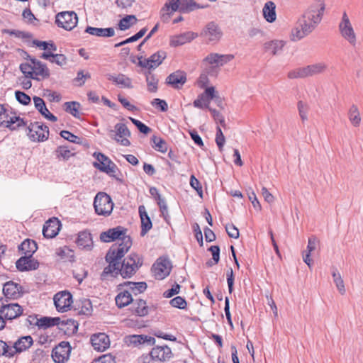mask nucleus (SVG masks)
<instances>
[{"mask_svg":"<svg viewBox=\"0 0 363 363\" xmlns=\"http://www.w3.org/2000/svg\"><path fill=\"white\" fill-rule=\"evenodd\" d=\"M71 346L68 342L62 341L52 351V358L56 363L67 361L71 352Z\"/></svg>","mask_w":363,"mask_h":363,"instance_id":"nucleus-18","label":"nucleus"},{"mask_svg":"<svg viewBox=\"0 0 363 363\" xmlns=\"http://www.w3.org/2000/svg\"><path fill=\"white\" fill-rule=\"evenodd\" d=\"M33 63L26 62L20 65L21 71L25 74L27 78L33 79Z\"/></svg>","mask_w":363,"mask_h":363,"instance_id":"nucleus-57","label":"nucleus"},{"mask_svg":"<svg viewBox=\"0 0 363 363\" xmlns=\"http://www.w3.org/2000/svg\"><path fill=\"white\" fill-rule=\"evenodd\" d=\"M55 21L59 27L71 30L77 26L78 17L74 11H63L56 16Z\"/></svg>","mask_w":363,"mask_h":363,"instance_id":"nucleus-15","label":"nucleus"},{"mask_svg":"<svg viewBox=\"0 0 363 363\" xmlns=\"http://www.w3.org/2000/svg\"><path fill=\"white\" fill-rule=\"evenodd\" d=\"M131 122L138 128V129L144 134H147L151 131V129L145 124L133 118H130Z\"/></svg>","mask_w":363,"mask_h":363,"instance_id":"nucleus-61","label":"nucleus"},{"mask_svg":"<svg viewBox=\"0 0 363 363\" xmlns=\"http://www.w3.org/2000/svg\"><path fill=\"white\" fill-rule=\"evenodd\" d=\"M167 54L164 51L160 50L152 54L150 57L145 58L138 57V65L148 69H155L160 65L166 58Z\"/></svg>","mask_w":363,"mask_h":363,"instance_id":"nucleus-17","label":"nucleus"},{"mask_svg":"<svg viewBox=\"0 0 363 363\" xmlns=\"http://www.w3.org/2000/svg\"><path fill=\"white\" fill-rule=\"evenodd\" d=\"M142 265V257L136 253H130L122 263L120 262V274L124 279L130 278Z\"/></svg>","mask_w":363,"mask_h":363,"instance_id":"nucleus-6","label":"nucleus"},{"mask_svg":"<svg viewBox=\"0 0 363 363\" xmlns=\"http://www.w3.org/2000/svg\"><path fill=\"white\" fill-rule=\"evenodd\" d=\"M207 250L211 252L212 259L208 260L206 264L208 267H212L218 263L220 260V247L218 245H212L209 247Z\"/></svg>","mask_w":363,"mask_h":363,"instance_id":"nucleus-45","label":"nucleus"},{"mask_svg":"<svg viewBox=\"0 0 363 363\" xmlns=\"http://www.w3.org/2000/svg\"><path fill=\"white\" fill-rule=\"evenodd\" d=\"M150 194L155 198L160 207L161 213L162 214L164 219H167L168 216L167 206L164 199H163L159 194L158 190L155 187H151L150 189Z\"/></svg>","mask_w":363,"mask_h":363,"instance_id":"nucleus-37","label":"nucleus"},{"mask_svg":"<svg viewBox=\"0 0 363 363\" xmlns=\"http://www.w3.org/2000/svg\"><path fill=\"white\" fill-rule=\"evenodd\" d=\"M138 211L141 220L140 234L142 236H144L152 228V224L144 206H140Z\"/></svg>","mask_w":363,"mask_h":363,"instance_id":"nucleus-31","label":"nucleus"},{"mask_svg":"<svg viewBox=\"0 0 363 363\" xmlns=\"http://www.w3.org/2000/svg\"><path fill=\"white\" fill-rule=\"evenodd\" d=\"M93 156L97 160V162L94 163V166L96 169L110 176L114 177L117 167L107 156L101 152H94Z\"/></svg>","mask_w":363,"mask_h":363,"instance_id":"nucleus-14","label":"nucleus"},{"mask_svg":"<svg viewBox=\"0 0 363 363\" xmlns=\"http://www.w3.org/2000/svg\"><path fill=\"white\" fill-rule=\"evenodd\" d=\"M53 301L57 311L61 313L70 310L73 303L72 295L67 291L57 293L54 296Z\"/></svg>","mask_w":363,"mask_h":363,"instance_id":"nucleus-16","label":"nucleus"},{"mask_svg":"<svg viewBox=\"0 0 363 363\" xmlns=\"http://www.w3.org/2000/svg\"><path fill=\"white\" fill-rule=\"evenodd\" d=\"M66 112L70 113L75 118L79 117V109L80 104L76 101L65 102L64 104Z\"/></svg>","mask_w":363,"mask_h":363,"instance_id":"nucleus-49","label":"nucleus"},{"mask_svg":"<svg viewBox=\"0 0 363 363\" xmlns=\"http://www.w3.org/2000/svg\"><path fill=\"white\" fill-rule=\"evenodd\" d=\"M152 270L157 279H162L167 277L170 273V262L167 259L159 258L153 264Z\"/></svg>","mask_w":363,"mask_h":363,"instance_id":"nucleus-20","label":"nucleus"},{"mask_svg":"<svg viewBox=\"0 0 363 363\" xmlns=\"http://www.w3.org/2000/svg\"><path fill=\"white\" fill-rule=\"evenodd\" d=\"M23 311V308L19 304L11 303L1 306L0 314L4 320H13L22 315Z\"/></svg>","mask_w":363,"mask_h":363,"instance_id":"nucleus-19","label":"nucleus"},{"mask_svg":"<svg viewBox=\"0 0 363 363\" xmlns=\"http://www.w3.org/2000/svg\"><path fill=\"white\" fill-rule=\"evenodd\" d=\"M325 9L323 0H315L298 19L292 31L293 40H301L311 33L321 22Z\"/></svg>","mask_w":363,"mask_h":363,"instance_id":"nucleus-1","label":"nucleus"},{"mask_svg":"<svg viewBox=\"0 0 363 363\" xmlns=\"http://www.w3.org/2000/svg\"><path fill=\"white\" fill-rule=\"evenodd\" d=\"M332 276L333 278V281L335 284V286L338 290V291L342 294H345V287L344 284L343 279L340 275V274L338 272L337 269H334L332 272Z\"/></svg>","mask_w":363,"mask_h":363,"instance_id":"nucleus-47","label":"nucleus"},{"mask_svg":"<svg viewBox=\"0 0 363 363\" xmlns=\"http://www.w3.org/2000/svg\"><path fill=\"white\" fill-rule=\"evenodd\" d=\"M135 304H136L135 311L138 315L145 316L148 313V308L144 300L139 299Z\"/></svg>","mask_w":363,"mask_h":363,"instance_id":"nucleus-55","label":"nucleus"},{"mask_svg":"<svg viewBox=\"0 0 363 363\" xmlns=\"http://www.w3.org/2000/svg\"><path fill=\"white\" fill-rule=\"evenodd\" d=\"M146 82L150 92H156L157 90L158 79L150 71L146 74Z\"/></svg>","mask_w":363,"mask_h":363,"instance_id":"nucleus-48","label":"nucleus"},{"mask_svg":"<svg viewBox=\"0 0 363 363\" xmlns=\"http://www.w3.org/2000/svg\"><path fill=\"white\" fill-rule=\"evenodd\" d=\"M137 18L134 15H127L120 20L118 23L119 29L125 30L137 22Z\"/></svg>","mask_w":363,"mask_h":363,"instance_id":"nucleus-46","label":"nucleus"},{"mask_svg":"<svg viewBox=\"0 0 363 363\" xmlns=\"http://www.w3.org/2000/svg\"><path fill=\"white\" fill-rule=\"evenodd\" d=\"M92 363H115V359L113 355L108 354L94 359Z\"/></svg>","mask_w":363,"mask_h":363,"instance_id":"nucleus-64","label":"nucleus"},{"mask_svg":"<svg viewBox=\"0 0 363 363\" xmlns=\"http://www.w3.org/2000/svg\"><path fill=\"white\" fill-rule=\"evenodd\" d=\"M91 345L95 350L103 352L110 345L108 336L103 333L94 334L91 337Z\"/></svg>","mask_w":363,"mask_h":363,"instance_id":"nucleus-24","label":"nucleus"},{"mask_svg":"<svg viewBox=\"0 0 363 363\" xmlns=\"http://www.w3.org/2000/svg\"><path fill=\"white\" fill-rule=\"evenodd\" d=\"M194 38V34L191 33H184L172 37L170 40V45L177 47L182 45Z\"/></svg>","mask_w":363,"mask_h":363,"instance_id":"nucleus-42","label":"nucleus"},{"mask_svg":"<svg viewBox=\"0 0 363 363\" xmlns=\"http://www.w3.org/2000/svg\"><path fill=\"white\" fill-rule=\"evenodd\" d=\"M223 109V99L213 86L208 85V79L206 77V111H208L216 124L225 127V118L220 112Z\"/></svg>","mask_w":363,"mask_h":363,"instance_id":"nucleus-2","label":"nucleus"},{"mask_svg":"<svg viewBox=\"0 0 363 363\" xmlns=\"http://www.w3.org/2000/svg\"><path fill=\"white\" fill-rule=\"evenodd\" d=\"M172 350L167 346H157L153 347L149 356L143 358V363H154V362H164L172 357Z\"/></svg>","mask_w":363,"mask_h":363,"instance_id":"nucleus-12","label":"nucleus"},{"mask_svg":"<svg viewBox=\"0 0 363 363\" xmlns=\"http://www.w3.org/2000/svg\"><path fill=\"white\" fill-rule=\"evenodd\" d=\"M15 96L16 100L23 105H28L30 103V97L26 93L21 91H16Z\"/></svg>","mask_w":363,"mask_h":363,"instance_id":"nucleus-58","label":"nucleus"},{"mask_svg":"<svg viewBox=\"0 0 363 363\" xmlns=\"http://www.w3.org/2000/svg\"><path fill=\"white\" fill-rule=\"evenodd\" d=\"M338 30L344 40L352 47H356L357 43V34L346 11L342 13L338 23Z\"/></svg>","mask_w":363,"mask_h":363,"instance_id":"nucleus-7","label":"nucleus"},{"mask_svg":"<svg viewBox=\"0 0 363 363\" xmlns=\"http://www.w3.org/2000/svg\"><path fill=\"white\" fill-rule=\"evenodd\" d=\"M284 45L285 43L282 40H271L264 43V49L266 52H269L272 55H276L281 52Z\"/></svg>","mask_w":363,"mask_h":363,"instance_id":"nucleus-39","label":"nucleus"},{"mask_svg":"<svg viewBox=\"0 0 363 363\" xmlns=\"http://www.w3.org/2000/svg\"><path fill=\"white\" fill-rule=\"evenodd\" d=\"M33 344V340L30 335L23 336L18 338L13 346V355L17 352H22L30 348Z\"/></svg>","mask_w":363,"mask_h":363,"instance_id":"nucleus-30","label":"nucleus"},{"mask_svg":"<svg viewBox=\"0 0 363 363\" xmlns=\"http://www.w3.org/2000/svg\"><path fill=\"white\" fill-rule=\"evenodd\" d=\"M33 99L35 108L45 118L52 122L57 121V117L51 113L47 108L45 103L42 98L34 96Z\"/></svg>","mask_w":363,"mask_h":363,"instance_id":"nucleus-28","label":"nucleus"},{"mask_svg":"<svg viewBox=\"0 0 363 363\" xmlns=\"http://www.w3.org/2000/svg\"><path fill=\"white\" fill-rule=\"evenodd\" d=\"M151 104L152 106L160 109L162 112H165L168 108L167 103L162 99H155L152 101Z\"/></svg>","mask_w":363,"mask_h":363,"instance_id":"nucleus-62","label":"nucleus"},{"mask_svg":"<svg viewBox=\"0 0 363 363\" xmlns=\"http://www.w3.org/2000/svg\"><path fill=\"white\" fill-rule=\"evenodd\" d=\"M76 242L82 249L91 250L93 245L91 233L87 231L79 232Z\"/></svg>","mask_w":363,"mask_h":363,"instance_id":"nucleus-36","label":"nucleus"},{"mask_svg":"<svg viewBox=\"0 0 363 363\" xmlns=\"http://www.w3.org/2000/svg\"><path fill=\"white\" fill-rule=\"evenodd\" d=\"M223 35V32L218 24L210 22L206 25V42L216 43Z\"/></svg>","mask_w":363,"mask_h":363,"instance_id":"nucleus-22","label":"nucleus"},{"mask_svg":"<svg viewBox=\"0 0 363 363\" xmlns=\"http://www.w3.org/2000/svg\"><path fill=\"white\" fill-rule=\"evenodd\" d=\"M128 287V289L130 294H133L134 295H138L139 294L143 293L147 289V284L144 281L140 282H132V281H125L123 284H120L118 286V290H121L123 287Z\"/></svg>","mask_w":363,"mask_h":363,"instance_id":"nucleus-29","label":"nucleus"},{"mask_svg":"<svg viewBox=\"0 0 363 363\" xmlns=\"http://www.w3.org/2000/svg\"><path fill=\"white\" fill-rule=\"evenodd\" d=\"M120 292L115 298L116 306L121 308L127 306L133 301L132 295L128 290L123 289L119 290Z\"/></svg>","mask_w":363,"mask_h":363,"instance_id":"nucleus-34","label":"nucleus"},{"mask_svg":"<svg viewBox=\"0 0 363 363\" xmlns=\"http://www.w3.org/2000/svg\"><path fill=\"white\" fill-rule=\"evenodd\" d=\"M94 207L98 215L108 216L113 211V203L109 195L104 192H99L94 198Z\"/></svg>","mask_w":363,"mask_h":363,"instance_id":"nucleus-10","label":"nucleus"},{"mask_svg":"<svg viewBox=\"0 0 363 363\" xmlns=\"http://www.w3.org/2000/svg\"><path fill=\"white\" fill-rule=\"evenodd\" d=\"M127 229L122 226H117L113 228H111L106 231L102 232L100 235V239L104 242H110L116 240H121V242L118 245H113L111 248L119 249L121 247H124L123 244L126 239H128L130 246L132 245V240L130 237L126 235Z\"/></svg>","mask_w":363,"mask_h":363,"instance_id":"nucleus-8","label":"nucleus"},{"mask_svg":"<svg viewBox=\"0 0 363 363\" xmlns=\"http://www.w3.org/2000/svg\"><path fill=\"white\" fill-rule=\"evenodd\" d=\"M225 230L228 236L237 239L239 237V230L233 223L227 224L225 225Z\"/></svg>","mask_w":363,"mask_h":363,"instance_id":"nucleus-63","label":"nucleus"},{"mask_svg":"<svg viewBox=\"0 0 363 363\" xmlns=\"http://www.w3.org/2000/svg\"><path fill=\"white\" fill-rule=\"evenodd\" d=\"M233 55L211 53L206 57V74L217 75L219 67L233 59Z\"/></svg>","mask_w":363,"mask_h":363,"instance_id":"nucleus-9","label":"nucleus"},{"mask_svg":"<svg viewBox=\"0 0 363 363\" xmlns=\"http://www.w3.org/2000/svg\"><path fill=\"white\" fill-rule=\"evenodd\" d=\"M275 10L276 5L273 1H269L264 4V7L262 9V13L264 19L267 22L273 23L274 21H275L277 18Z\"/></svg>","mask_w":363,"mask_h":363,"instance_id":"nucleus-35","label":"nucleus"},{"mask_svg":"<svg viewBox=\"0 0 363 363\" xmlns=\"http://www.w3.org/2000/svg\"><path fill=\"white\" fill-rule=\"evenodd\" d=\"M55 155L58 159L62 158L65 160H67L74 155V153L66 146H60L55 150Z\"/></svg>","mask_w":363,"mask_h":363,"instance_id":"nucleus-52","label":"nucleus"},{"mask_svg":"<svg viewBox=\"0 0 363 363\" xmlns=\"http://www.w3.org/2000/svg\"><path fill=\"white\" fill-rule=\"evenodd\" d=\"M85 32L94 36L97 37H113L115 35V30L113 28H95L91 26H87L85 29Z\"/></svg>","mask_w":363,"mask_h":363,"instance_id":"nucleus-33","label":"nucleus"},{"mask_svg":"<svg viewBox=\"0 0 363 363\" xmlns=\"http://www.w3.org/2000/svg\"><path fill=\"white\" fill-rule=\"evenodd\" d=\"M110 136L123 146L128 147L130 145V142L128 139L130 137V132L124 123H116L114 126V130H110Z\"/></svg>","mask_w":363,"mask_h":363,"instance_id":"nucleus-13","label":"nucleus"},{"mask_svg":"<svg viewBox=\"0 0 363 363\" xmlns=\"http://www.w3.org/2000/svg\"><path fill=\"white\" fill-rule=\"evenodd\" d=\"M155 338L147 335H133L130 337V342L134 344L152 345L155 343Z\"/></svg>","mask_w":363,"mask_h":363,"instance_id":"nucleus-51","label":"nucleus"},{"mask_svg":"<svg viewBox=\"0 0 363 363\" xmlns=\"http://www.w3.org/2000/svg\"><path fill=\"white\" fill-rule=\"evenodd\" d=\"M297 108L298 111V115L302 121V122H305L308 120V113L309 111V106L308 105L302 101H299L297 104Z\"/></svg>","mask_w":363,"mask_h":363,"instance_id":"nucleus-53","label":"nucleus"},{"mask_svg":"<svg viewBox=\"0 0 363 363\" xmlns=\"http://www.w3.org/2000/svg\"><path fill=\"white\" fill-rule=\"evenodd\" d=\"M27 123L23 118L13 113L9 105L0 104V126H5L11 130H15Z\"/></svg>","mask_w":363,"mask_h":363,"instance_id":"nucleus-5","label":"nucleus"},{"mask_svg":"<svg viewBox=\"0 0 363 363\" xmlns=\"http://www.w3.org/2000/svg\"><path fill=\"white\" fill-rule=\"evenodd\" d=\"M16 268L21 272L35 270L38 268L39 263L29 255H25L19 258L16 263Z\"/></svg>","mask_w":363,"mask_h":363,"instance_id":"nucleus-25","label":"nucleus"},{"mask_svg":"<svg viewBox=\"0 0 363 363\" xmlns=\"http://www.w3.org/2000/svg\"><path fill=\"white\" fill-rule=\"evenodd\" d=\"M306 67L308 77H311L324 72L327 69V65L325 62H320L306 66Z\"/></svg>","mask_w":363,"mask_h":363,"instance_id":"nucleus-43","label":"nucleus"},{"mask_svg":"<svg viewBox=\"0 0 363 363\" xmlns=\"http://www.w3.org/2000/svg\"><path fill=\"white\" fill-rule=\"evenodd\" d=\"M3 292L7 298L18 299L23 294V287L12 281H7L4 284Z\"/></svg>","mask_w":363,"mask_h":363,"instance_id":"nucleus-21","label":"nucleus"},{"mask_svg":"<svg viewBox=\"0 0 363 363\" xmlns=\"http://www.w3.org/2000/svg\"><path fill=\"white\" fill-rule=\"evenodd\" d=\"M78 314L89 316L93 311L92 303L89 299L82 298L77 303Z\"/></svg>","mask_w":363,"mask_h":363,"instance_id":"nucleus-41","label":"nucleus"},{"mask_svg":"<svg viewBox=\"0 0 363 363\" xmlns=\"http://www.w3.org/2000/svg\"><path fill=\"white\" fill-rule=\"evenodd\" d=\"M152 141L153 142V148H155L157 151L161 152L162 153H165L167 151V144L164 140L160 137L153 136L152 138Z\"/></svg>","mask_w":363,"mask_h":363,"instance_id":"nucleus-50","label":"nucleus"},{"mask_svg":"<svg viewBox=\"0 0 363 363\" xmlns=\"http://www.w3.org/2000/svg\"><path fill=\"white\" fill-rule=\"evenodd\" d=\"M186 82V73L183 71L177 70L170 74L166 79L167 84L171 85L175 89L182 87Z\"/></svg>","mask_w":363,"mask_h":363,"instance_id":"nucleus-27","label":"nucleus"},{"mask_svg":"<svg viewBox=\"0 0 363 363\" xmlns=\"http://www.w3.org/2000/svg\"><path fill=\"white\" fill-rule=\"evenodd\" d=\"M123 246L124 247H121L119 249L110 248L108 250L105 257L106 261L108 263V265L104 269L101 274V279L102 280L107 279L108 276L116 277L118 274H120V260L130 248L128 239H126Z\"/></svg>","mask_w":363,"mask_h":363,"instance_id":"nucleus-3","label":"nucleus"},{"mask_svg":"<svg viewBox=\"0 0 363 363\" xmlns=\"http://www.w3.org/2000/svg\"><path fill=\"white\" fill-rule=\"evenodd\" d=\"M308 77V73L306 67H298L290 71L288 73L289 79L305 78Z\"/></svg>","mask_w":363,"mask_h":363,"instance_id":"nucleus-54","label":"nucleus"},{"mask_svg":"<svg viewBox=\"0 0 363 363\" xmlns=\"http://www.w3.org/2000/svg\"><path fill=\"white\" fill-rule=\"evenodd\" d=\"M27 130V135L33 142H43L48 139L49 128L42 123H30Z\"/></svg>","mask_w":363,"mask_h":363,"instance_id":"nucleus-11","label":"nucleus"},{"mask_svg":"<svg viewBox=\"0 0 363 363\" xmlns=\"http://www.w3.org/2000/svg\"><path fill=\"white\" fill-rule=\"evenodd\" d=\"M107 79L122 88L130 89L133 87L131 79L123 74H107Z\"/></svg>","mask_w":363,"mask_h":363,"instance_id":"nucleus-32","label":"nucleus"},{"mask_svg":"<svg viewBox=\"0 0 363 363\" xmlns=\"http://www.w3.org/2000/svg\"><path fill=\"white\" fill-rule=\"evenodd\" d=\"M18 249L25 255L32 257L33 254L38 250V245L34 240L26 239L19 245Z\"/></svg>","mask_w":363,"mask_h":363,"instance_id":"nucleus-40","label":"nucleus"},{"mask_svg":"<svg viewBox=\"0 0 363 363\" xmlns=\"http://www.w3.org/2000/svg\"><path fill=\"white\" fill-rule=\"evenodd\" d=\"M3 355L11 357L13 356V352L12 347H10L4 341L0 340V356Z\"/></svg>","mask_w":363,"mask_h":363,"instance_id":"nucleus-59","label":"nucleus"},{"mask_svg":"<svg viewBox=\"0 0 363 363\" xmlns=\"http://www.w3.org/2000/svg\"><path fill=\"white\" fill-rule=\"evenodd\" d=\"M30 61L33 67V79L40 80V77L42 79L49 77L50 70L45 64L35 58H30Z\"/></svg>","mask_w":363,"mask_h":363,"instance_id":"nucleus-26","label":"nucleus"},{"mask_svg":"<svg viewBox=\"0 0 363 363\" xmlns=\"http://www.w3.org/2000/svg\"><path fill=\"white\" fill-rule=\"evenodd\" d=\"M56 254L62 259L71 258L73 257V252L66 246L57 249Z\"/></svg>","mask_w":363,"mask_h":363,"instance_id":"nucleus-60","label":"nucleus"},{"mask_svg":"<svg viewBox=\"0 0 363 363\" xmlns=\"http://www.w3.org/2000/svg\"><path fill=\"white\" fill-rule=\"evenodd\" d=\"M60 325H67V330H69V333L74 334L78 330V323L72 319L61 320Z\"/></svg>","mask_w":363,"mask_h":363,"instance_id":"nucleus-56","label":"nucleus"},{"mask_svg":"<svg viewBox=\"0 0 363 363\" xmlns=\"http://www.w3.org/2000/svg\"><path fill=\"white\" fill-rule=\"evenodd\" d=\"M60 222L57 218H50L45 222L43 228V234L45 238H55L59 233L60 229Z\"/></svg>","mask_w":363,"mask_h":363,"instance_id":"nucleus-23","label":"nucleus"},{"mask_svg":"<svg viewBox=\"0 0 363 363\" xmlns=\"http://www.w3.org/2000/svg\"><path fill=\"white\" fill-rule=\"evenodd\" d=\"M199 8L194 0H167L161 10L162 18H169V16L177 11L181 13H189Z\"/></svg>","mask_w":363,"mask_h":363,"instance_id":"nucleus-4","label":"nucleus"},{"mask_svg":"<svg viewBox=\"0 0 363 363\" xmlns=\"http://www.w3.org/2000/svg\"><path fill=\"white\" fill-rule=\"evenodd\" d=\"M61 319L58 317H42L40 318H36V325L39 328L47 329L48 328L60 325Z\"/></svg>","mask_w":363,"mask_h":363,"instance_id":"nucleus-38","label":"nucleus"},{"mask_svg":"<svg viewBox=\"0 0 363 363\" xmlns=\"http://www.w3.org/2000/svg\"><path fill=\"white\" fill-rule=\"evenodd\" d=\"M348 118L351 123L357 127L361 123V117L357 106L354 104L352 105L348 111Z\"/></svg>","mask_w":363,"mask_h":363,"instance_id":"nucleus-44","label":"nucleus"}]
</instances>
